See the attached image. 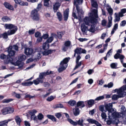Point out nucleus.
<instances>
[{
	"label": "nucleus",
	"mask_w": 126,
	"mask_h": 126,
	"mask_svg": "<svg viewBox=\"0 0 126 126\" xmlns=\"http://www.w3.org/2000/svg\"><path fill=\"white\" fill-rule=\"evenodd\" d=\"M76 64L75 67L74 68V69L75 70L78 68L80 66H81V62H79L76 61Z\"/></svg>",
	"instance_id": "38"
},
{
	"label": "nucleus",
	"mask_w": 126,
	"mask_h": 126,
	"mask_svg": "<svg viewBox=\"0 0 126 126\" xmlns=\"http://www.w3.org/2000/svg\"><path fill=\"white\" fill-rule=\"evenodd\" d=\"M112 17H110V19L109 18V21L107 26L108 28H110L112 25Z\"/></svg>",
	"instance_id": "41"
},
{
	"label": "nucleus",
	"mask_w": 126,
	"mask_h": 126,
	"mask_svg": "<svg viewBox=\"0 0 126 126\" xmlns=\"http://www.w3.org/2000/svg\"><path fill=\"white\" fill-rule=\"evenodd\" d=\"M117 63H113L111 64L110 66L111 68L113 69L117 68Z\"/></svg>",
	"instance_id": "37"
},
{
	"label": "nucleus",
	"mask_w": 126,
	"mask_h": 126,
	"mask_svg": "<svg viewBox=\"0 0 126 126\" xmlns=\"http://www.w3.org/2000/svg\"><path fill=\"white\" fill-rule=\"evenodd\" d=\"M89 17H85L84 19V23L85 24L88 25H90V24L91 23V21L92 18H95L94 17H95L93 14L91 13H89Z\"/></svg>",
	"instance_id": "7"
},
{
	"label": "nucleus",
	"mask_w": 126,
	"mask_h": 126,
	"mask_svg": "<svg viewBox=\"0 0 126 126\" xmlns=\"http://www.w3.org/2000/svg\"><path fill=\"white\" fill-rule=\"evenodd\" d=\"M31 17L33 20H38L39 19V16L38 13V11L34 9L32 12Z\"/></svg>",
	"instance_id": "9"
},
{
	"label": "nucleus",
	"mask_w": 126,
	"mask_h": 126,
	"mask_svg": "<svg viewBox=\"0 0 126 126\" xmlns=\"http://www.w3.org/2000/svg\"><path fill=\"white\" fill-rule=\"evenodd\" d=\"M35 96H31L29 94H27L25 96V98H29L30 99L32 98H33Z\"/></svg>",
	"instance_id": "59"
},
{
	"label": "nucleus",
	"mask_w": 126,
	"mask_h": 126,
	"mask_svg": "<svg viewBox=\"0 0 126 126\" xmlns=\"http://www.w3.org/2000/svg\"><path fill=\"white\" fill-rule=\"evenodd\" d=\"M114 93L117 92V94L119 95L120 97H124L126 95V93L125 92H123V94L122 93L121 89L119 88V89H116L114 90Z\"/></svg>",
	"instance_id": "16"
},
{
	"label": "nucleus",
	"mask_w": 126,
	"mask_h": 126,
	"mask_svg": "<svg viewBox=\"0 0 126 126\" xmlns=\"http://www.w3.org/2000/svg\"><path fill=\"white\" fill-rule=\"evenodd\" d=\"M8 35H8V31L7 32H5L4 33L1 35L2 37L3 38L5 39H6L8 38Z\"/></svg>",
	"instance_id": "40"
},
{
	"label": "nucleus",
	"mask_w": 126,
	"mask_h": 126,
	"mask_svg": "<svg viewBox=\"0 0 126 126\" xmlns=\"http://www.w3.org/2000/svg\"><path fill=\"white\" fill-rule=\"evenodd\" d=\"M112 49H110L107 53L106 55V57H110V56L111 55V54L112 53Z\"/></svg>",
	"instance_id": "51"
},
{
	"label": "nucleus",
	"mask_w": 126,
	"mask_h": 126,
	"mask_svg": "<svg viewBox=\"0 0 126 126\" xmlns=\"http://www.w3.org/2000/svg\"><path fill=\"white\" fill-rule=\"evenodd\" d=\"M112 103H110L106 104L104 105V107L106 110V112L108 111V117L109 119H111L116 118V117H119L120 116L124 117L125 115V113L126 111V108L124 106H122L121 108V112L120 114L119 113L116 112L114 109L112 108Z\"/></svg>",
	"instance_id": "1"
},
{
	"label": "nucleus",
	"mask_w": 126,
	"mask_h": 126,
	"mask_svg": "<svg viewBox=\"0 0 126 126\" xmlns=\"http://www.w3.org/2000/svg\"><path fill=\"white\" fill-rule=\"evenodd\" d=\"M75 53L74 56H76V54L80 55L81 53H85L86 52V51L84 49H82L80 47L77 48L74 50Z\"/></svg>",
	"instance_id": "12"
},
{
	"label": "nucleus",
	"mask_w": 126,
	"mask_h": 126,
	"mask_svg": "<svg viewBox=\"0 0 126 126\" xmlns=\"http://www.w3.org/2000/svg\"><path fill=\"white\" fill-rule=\"evenodd\" d=\"M57 15L59 20L60 21L62 20V16L61 13L59 12H57Z\"/></svg>",
	"instance_id": "47"
},
{
	"label": "nucleus",
	"mask_w": 126,
	"mask_h": 126,
	"mask_svg": "<svg viewBox=\"0 0 126 126\" xmlns=\"http://www.w3.org/2000/svg\"><path fill=\"white\" fill-rule=\"evenodd\" d=\"M14 110L13 108L11 107H8L3 108L1 110V112L3 114L5 115L8 113H12Z\"/></svg>",
	"instance_id": "10"
},
{
	"label": "nucleus",
	"mask_w": 126,
	"mask_h": 126,
	"mask_svg": "<svg viewBox=\"0 0 126 126\" xmlns=\"http://www.w3.org/2000/svg\"><path fill=\"white\" fill-rule=\"evenodd\" d=\"M94 100L93 99H91L88 100L87 102V104L89 105L92 106L94 104Z\"/></svg>",
	"instance_id": "43"
},
{
	"label": "nucleus",
	"mask_w": 126,
	"mask_h": 126,
	"mask_svg": "<svg viewBox=\"0 0 126 126\" xmlns=\"http://www.w3.org/2000/svg\"><path fill=\"white\" fill-rule=\"evenodd\" d=\"M41 36V33H40L38 32H36L35 34V36L36 37H38L40 36Z\"/></svg>",
	"instance_id": "64"
},
{
	"label": "nucleus",
	"mask_w": 126,
	"mask_h": 126,
	"mask_svg": "<svg viewBox=\"0 0 126 126\" xmlns=\"http://www.w3.org/2000/svg\"><path fill=\"white\" fill-rule=\"evenodd\" d=\"M31 118L32 119L33 118L34 121H37L38 119V118H37L36 116L34 114H32L31 115Z\"/></svg>",
	"instance_id": "60"
},
{
	"label": "nucleus",
	"mask_w": 126,
	"mask_h": 126,
	"mask_svg": "<svg viewBox=\"0 0 126 126\" xmlns=\"http://www.w3.org/2000/svg\"><path fill=\"white\" fill-rule=\"evenodd\" d=\"M46 76L45 75V73H44V72L42 73H40L39 75V78H38L40 79H41L43 78L44 76Z\"/></svg>",
	"instance_id": "50"
},
{
	"label": "nucleus",
	"mask_w": 126,
	"mask_h": 126,
	"mask_svg": "<svg viewBox=\"0 0 126 126\" xmlns=\"http://www.w3.org/2000/svg\"><path fill=\"white\" fill-rule=\"evenodd\" d=\"M106 7V9L110 15H112L113 14V10L110 6L107 4L105 6Z\"/></svg>",
	"instance_id": "18"
},
{
	"label": "nucleus",
	"mask_w": 126,
	"mask_h": 126,
	"mask_svg": "<svg viewBox=\"0 0 126 126\" xmlns=\"http://www.w3.org/2000/svg\"><path fill=\"white\" fill-rule=\"evenodd\" d=\"M104 98V96L103 95L97 97L95 99V101H98L101 99H102Z\"/></svg>",
	"instance_id": "53"
},
{
	"label": "nucleus",
	"mask_w": 126,
	"mask_h": 126,
	"mask_svg": "<svg viewBox=\"0 0 126 126\" xmlns=\"http://www.w3.org/2000/svg\"><path fill=\"white\" fill-rule=\"evenodd\" d=\"M43 82V80H42V79H40L38 78L33 80V83L35 85L38 84L39 82L42 83Z\"/></svg>",
	"instance_id": "24"
},
{
	"label": "nucleus",
	"mask_w": 126,
	"mask_h": 126,
	"mask_svg": "<svg viewBox=\"0 0 126 126\" xmlns=\"http://www.w3.org/2000/svg\"><path fill=\"white\" fill-rule=\"evenodd\" d=\"M53 37L51 36L47 39L46 42L48 43H50L53 40Z\"/></svg>",
	"instance_id": "52"
},
{
	"label": "nucleus",
	"mask_w": 126,
	"mask_h": 126,
	"mask_svg": "<svg viewBox=\"0 0 126 126\" xmlns=\"http://www.w3.org/2000/svg\"><path fill=\"white\" fill-rule=\"evenodd\" d=\"M68 103L71 106H73L75 105L76 102L74 100H70L68 102Z\"/></svg>",
	"instance_id": "35"
},
{
	"label": "nucleus",
	"mask_w": 126,
	"mask_h": 126,
	"mask_svg": "<svg viewBox=\"0 0 126 126\" xmlns=\"http://www.w3.org/2000/svg\"><path fill=\"white\" fill-rule=\"evenodd\" d=\"M64 45L69 47H70L71 45V42L69 41H65L64 44Z\"/></svg>",
	"instance_id": "36"
},
{
	"label": "nucleus",
	"mask_w": 126,
	"mask_h": 126,
	"mask_svg": "<svg viewBox=\"0 0 126 126\" xmlns=\"http://www.w3.org/2000/svg\"><path fill=\"white\" fill-rule=\"evenodd\" d=\"M11 19L7 16H4L2 18V20L4 22H7L11 20Z\"/></svg>",
	"instance_id": "26"
},
{
	"label": "nucleus",
	"mask_w": 126,
	"mask_h": 126,
	"mask_svg": "<svg viewBox=\"0 0 126 126\" xmlns=\"http://www.w3.org/2000/svg\"><path fill=\"white\" fill-rule=\"evenodd\" d=\"M6 29H11L8 31V35H11L14 34L17 30V27L15 25L11 24H5L4 26Z\"/></svg>",
	"instance_id": "3"
},
{
	"label": "nucleus",
	"mask_w": 126,
	"mask_h": 126,
	"mask_svg": "<svg viewBox=\"0 0 126 126\" xmlns=\"http://www.w3.org/2000/svg\"><path fill=\"white\" fill-rule=\"evenodd\" d=\"M37 49L34 50L31 48L26 47L24 48V53L27 56H33L37 52Z\"/></svg>",
	"instance_id": "6"
},
{
	"label": "nucleus",
	"mask_w": 126,
	"mask_h": 126,
	"mask_svg": "<svg viewBox=\"0 0 126 126\" xmlns=\"http://www.w3.org/2000/svg\"><path fill=\"white\" fill-rule=\"evenodd\" d=\"M120 88L121 89V91L122 94H123V93H125L126 94V92L124 91V90H126V84L124 85V86H123L121 88Z\"/></svg>",
	"instance_id": "45"
},
{
	"label": "nucleus",
	"mask_w": 126,
	"mask_h": 126,
	"mask_svg": "<svg viewBox=\"0 0 126 126\" xmlns=\"http://www.w3.org/2000/svg\"><path fill=\"white\" fill-rule=\"evenodd\" d=\"M123 97H120L119 95L114 94L112 97V100H116L119 98Z\"/></svg>",
	"instance_id": "34"
},
{
	"label": "nucleus",
	"mask_w": 126,
	"mask_h": 126,
	"mask_svg": "<svg viewBox=\"0 0 126 126\" xmlns=\"http://www.w3.org/2000/svg\"><path fill=\"white\" fill-rule=\"evenodd\" d=\"M68 49V47L65 45H63L62 47V50L64 52L66 51Z\"/></svg>",
	"instance_id": "48"
},
{
	"label": "nucleus",
	"mask_w": 126,
	"mask_h": 126,
	"mask_svg": "<svg viewBox=\"0 0 126 126\" xmlns=\"http://www.w3.org/2000/svg\"><path fill=\"white\" fill-rule=\"evenodd\" d=\"M43 85L45 87H48L50 86V84L46 82H44Z\"/></svg>",
	"instance_id": "62"
},
{
	"label": "nucleus",
	"mask_w": 126,
	"mask_h": 126,
	"mask_svg": "<svg viewBox=\"0 0 126 126\" xmlns=\"http://www.w3.org/2000/svg\"><path fill=\"white\" fill-rule=\"evenodd\" d=\"M83 1V0H74V5H76V10L78 14V16L81 18L84 13L83 12L81 9H80L78 5L81 4Z\"/></svg>",
	"instance_id": "4"
},
{
	"label": "nucleus",
	"mask_w": 126,
	"mask_h": 126,
	"mask_svg": "<svg viewBox=\"0 0 126 126\" xmlns=\"http://www.w3.org/2000/svg\"><path fill=\"white\" fill-rule=\"evenodd\" d=\"M99 110L102 112H103L104 111L106 112V110H104V106L103 105H101L99 106Z\"/></svg>",
	"instance_id": "56"
},
{
	"label": "nucleus",
	"mask_w": 126,
	"mask_h": 126,
	"mask_svg": "<svg viewBox=\"0 0 126 126\" xmlns=\"http://www.w3.org/2000/svg\"><path fill=\"white\" fill-rule=\"evenodd\" d=\"M115 18L114 20V22H116L119 21L120 19V17L118 16V15L116 13H115Z\"/></svg>",
	"instance_id": "31"
},
{
	"label": "nucleus",
	"mask_w": 126,
	"mask_h": 126,
	"mask_svg": "<svg viewBox=\"0 0 126 126\" xmlns=\"http://www.w3.org/2000/svg\"><path fill=\"white\" fill-rule=\"evenodd\" d=\"M69 13V9H67L64 12V19L65 21H66L68 19Z\"/></svg>",
	"instance_id": "20"
},
{
	"label": "nucleus",
	"mask_w": 126,
	"mask_h": 126,
	"mask_svg": "<svg viewBox=\"0 0 126 126\" xmlns=\"http://www.w3.org/2000/svg\"><path fill=\"white\" fill-rule=\"evenodd\" d=\"M11 63L15 66H18V68L21 69L23 66V64L20 61H17L16 62H11Z\"/></svg>",
	"instance_id": "15"
},
{
	"label": "nucleus",
	"mask_w": 126,
	"mask_h": 126,
	"mask_svg": "<svg viewBox=\"0 0 126 126\" xmlns=\"http://www.w3.org/2000/svg\"><path fill=\"white\" fill-rule=\"evenodd\" d=\"M26 58V56L24 55H22L18 57V59L20 61L25 60Z\"/></svg>",
	"instance_id": "39"
},
{
	"label": "nucleus",
	"mask_w": 126,
	"mask_h": 126,
	"mask_svg": "<svg viewBox=\"0 0 126 126\" xmlns=\"http://www.w3.org/2000/svg\"><path fill=\"white\" fill-rule=\"evenodd\" d=\"M11 59V58L10 57H7V59L6 60H4V62L6 64L8 63H9V62H10L11 60H10V59Z\"/></svg>",
	"instance_id": "54"
},
{
	"label": "nucleus",
	"mask_w": 126,
	"mask_h": 126,
	"mask_svg": "<svg viewBox=\"0 0 126 126\" xmlns=\"http://www.w3.org/2000/svg\"><path fill=\"white\" fill-rule=\"evenodd\" d=\"M7 51L8 54V55L9 56H14L16 53L15 51L12 49L11 46H10L8 47Z\"/></svg>",
	"instance_id": "13"
},
{
	"label": "nucleus",
	"mask_w": 126,
	"mask_h": 126,
	"mask_svg": "<svg viewBox=\"0 0 126 126\" xmlns=\"http://www.w3.org/2000/svg\"><path fill=\"white\" fill-rule=\"evenodd\" d=\"M70 59L69 57L66 58L61 62L60 63V66L58 69V71L59 72H61L65 69L67 66V63Z\"/></svg>",
	"instance_id": "2"
},
{
	"label": "nucleus",
	"mask_w": 126,
	"mask_h": 126,
	"mask_svg": "<svg viewBox=\"0 0 126 126\" xmlns=\"http://www.w3.org/2000/svg\"><path fill=\"white\" fill-rule=\"evenodd\" d=\"M11 121L10 119H8V120H5L0 122V126H4L7 125L8 122Z\"/></svg>",
	"instance_id": "27"
},
{
	"label": "nucleus",
	"mask_w": 126,
	"mask_h": 126,
	"mask_svg": "<svg viewBox=\"0 0 126 126\" xmlns=\"http://www.w3.org/2000/svg\"><path fill=\"white\" fill-rule=\"evenodd\" d=\"M7 58V56L4 54H1L0 56V58L1 59H4Z\"/></svg>",
	"instance_id": "55"
},
{
	"label": "nucleus",
	"mask_w": 126,
	"mask_h": 126,
	"mask_svg": "<svg viewBox=\"0 0 126 126\" xmlns=\"http://www.w3.org/2000/svg\"><path fill=\"white\" fill-rule=\"evenodd\" d=\"M19 4L21 6H28V3L26 2H24L23 1L20 0Z\"/></svg>",
	"instance_id": "42"
},
{
	"label": "nucleus",
	"mask_w": 126,
	"mask_h": 126,
	"mask_svg": "<svg viewBox=\"0 0 126 126\" xmlns=\"http://www.w3.org/2000/svg\"><path fill=\"white\" fill-rule=\"evenodd\" d=\"M63 32H60L58 33V37L60 39H61L62 36L63 35Z\"/></svg>",
	"instance_id": "57"
},
{
	"label": "nucleus",
	"mask_w": 126,
	"mask_h": 126,
	"mask_svg": "<svg viewBox=\"0 0 126 126\" xmlns=\"http://www.w3.org/2000/svg\"><path fill=\"white\" fill-rule=\"evenodd\" d=\"M84 106V102L82 101H79L76 104V107H80L83 108Z\"/></svg>",
	"instance_id": "25"
},
{
	"label": "nucleus",
	"mask_w": 126,
	"mask_h": 126,
	"mask_svg": "<svg viewBox=\"0 0 126 126\" xmlns=\"http://www.w3.org/2000/svg\"><path fill=\"white\" fill-rule=\"evenodd\" d=\"M101 116L102 119H104L105 120L106 119V118L107 117V115L106 113L103 112L101 113Z\"/></svg>",
	"instance_id": "58"
},
{
	"label": "nucleus",
	"mask_w": 126,
	"mask_h": 126,
	"mask_svg": "<svg viewBox=\"0 0 126 126\" xmlns=\"http://www.w3.org/2000/svg\"><path fill=\"white\" fill-rule=\"evenodd\" d=\"M33 83V82H32L30 81L27 82H25L24 83H22L21 84L24 86H29L32 85Z\"/></svg>",
	"instance_id": "32"
},
{
	"label": "nucleus",
	"mask_w": 126,
	"mask_h": 126,
	"mask_svg": "<svg viewBox=\"0 0 126 126\" xmlns=\"http://www.w3.org/2000/svg\"><path fill=\"white\" fill-rule=\"evenodd\" d=\"M15 121L17 124L19 126L22 120L20 117L18 116H16L15 118Z\"/></svg>",
	"instance_id": "21"
},
{
	"label": "nucleus",
	"mask_w": 126,
	"mask_h": 126,
	"mask_svg": "<svg viewBox=\"0 0 126 126\" xmlns=\"http://www.w3.org/2000/svg\"><path fill=\"white\" fill-rule=\"evenodd\" d=\"M50 0H44V5L45 6L48 7L49 6V2Z\"/></svg>",
	"instance_id": "44"
},
{
	"label": "nucleus",
	"mask_w": 126,
	"mask_h": 126,
	"mask_svg": "<svg viewBox=\"0 0 126 126\" xmlns=\"http://www.w3.org/2000/svg\"><path fill=\"white\" fill-rule=\"evenodd\" d=\"M68 121L74 126H76L77 125V124H78L79 125L82 126L83 125V123L84 121L82 119L79 120L77 121V122H74L72 120L70 119H68Z\"/></svg>",
	"instance_id": "11"
},
{
	"label": "nucleus",
	"mask_w": 126,
	"mask_h": 126,
	"mask_svg": "<svg viewBox=\"0 0 126 126\" xmlns=\"http://www.w3.org/2000/svg\"><path fill=\"white\" fill-rule=\"evenodd\" d=\"M39 48L36 49H37V51L36 53L37 54V56L36 57V58L34 59V60H35L36 61L38 60L39 59H40L41 57V55L40 54L41 53V51L40 50L39 51L38 50Z\"/></svg>",
	"instance_id": "19"
},
{
	"label": "nucleus",
	"mask_w": 126,
	"mask_h": 126,
	"mask_svg": "<svg viewBox=\"0 0 126 126\" xmlns=\"http://www.w3.org/2000/svg\"><path fill=\"white\" fill-rule=\"evenodd\" d=\"M73 114L75 116L78 115L79 113V110L78 108L76 107L75 108L73 109Z\"/></svg>",
	"instance_id": "22"
},
{
	"label": "nucleus",
	"mask_w": 126,
	"mask_h": 126,
	"mask_svg": "<svg viewBox=\"0 0 126 126\" xmlns=\"http://www.w3.org/2000/svg\"><path fill=\"white\" fill-rule=\"evenodd\" d=\"M54 99V97L53 96L51 95L48 97L47 99V100L48 101H51Z\"/></svg>",
	"instance_id": "49"
},
{
	"label": "nucleus",
	"mask_w": 126,
	"mask_h": 126,
	"mask_svg": "<svg viewBox=\"0 0 126 126\" xmlns=\"http://www.w3.org/2000/svg\"><path fill=\"white\" fill-rule=\"evenodd\" d=\"M38 119L40 120H42L44 118V116L41 113H39L37 116Z\"/></svg>",
	"instance_id": "46"
},
{
	"label": "nucleus",
	"mask_w": 126,
	"mask_h": 126,
	"mask_svg": "<svg viewBox=\"0 0 126 126\" xmlns=\"http://www.w3.org/2000/svg\"><path fill=\"white\" fill-rule=\"evenodd\" d=\"M63 105L61 104H60L58 105H56L55 108H63Z\"/></svg>",
	"instance_id": "61"
},
{
	"label": "nucleus",
	"mask_w": 126,
	"mask_h": 126,
	"mask_svg": "<svg viewBox=\"0 0 126 126\" xmlns=\"http://www.w3.org/2000/svg\"><path fill=\"white\" fill-rule=\"evenodd\" d=\"M91 4L92 7L91 8V11L94 15V16L95 18H97L98 17L97 14V8L98 5L97 3L94 1H91Z\"/></svg>",
	"instance_id": "5"
},
{
	"label": "nucleus",
	"mask_w": 126,
	"mask_h": 126,
	"mask_svg": "<svg viewBox=\"0 0 126 126\" xmlns=\"http://www.w3.org/2000/svg\"><path fill=\"white\" fill-rule=\"evenodd\" d=\"M118 25L117 24H115L113 27V28L111 32V34H113L114 32L115 31H116L118 29Z\"/></svg>",
	"instance_id": "30"
},
{
	"label": "nucleus",
	"mask_w": 126,
	"mask_h": 126,
	"mask_svg": "<svg viewBox=\"0 0 126 126\" xmlns=\"http://www.w3.org/2000/svg\"><path fill=\"white\" fill-rule=\"evenodd\" d=\"M97 20L95 18H93L91 21V23L92 24L90 28L88 29V31L90 32H94L95 31V29L96 26V24L97 23Z\"/></svg>",
	"instance_id": "8"
},
{
	"label": "nucleus",
	"mask_w": 126,
	"mask_h": 126,
	"mask_svg": "<svg viewBox=\"0 0 126 126\" xmlns=\"http://www.w3.org/2000/svg\"><path fill=\"white\" fill-rule=\"evenodd\" d=\"M81 31L83 33H86L88 31V27L86 26L84 23L81 24Z\"/></svg>",
	"instance_id": "17"
},
{
	"label": "nucleus",
	"mask_w": 126,
	"mask_h": 126,
	"mask_svg": "<svg viewBox=\"0 0 126 126\" xmlns=\"http://www.w3.org/2000/svg\"><path fill=\"white\" fill-rule=\"evenodd\" d=\"M49 47V45L46 42L44 43L43 45V48L44 49L46 50L48 49Z\"/></svg>",
	"instance_id": "29"
},
{
	"label": "nucleus",
	"mask_w": 126,
	"mask_h": 126,
	"mask_svg": "<svg viewBox=\"0 0 126 126\" xmlns=\"http://www.w3.org/2000/svg\"><path fill=\"white\" fill-rule=\"evenodd\" d=\"M87 121L89 123L92 124H95L97 121L95 120H94L93 119H87Z\"/></svg>",
	"instance_id": "33"
},
{
	"label": "nucleus",
	"mask_w": 126,
	"mask_h": 126,
	"mask_svg": "<svg viewBox=\"0 0 126 126\" xmlns=\"http://www.w3.org/2000/svg\"><path fill=\"white\" fill-rule=\"evenodd\" d=\"M61 4L59 2H56L53 5V9L55 12L58 10V8L60 6Z\"/></svg>",
	"instance_id": "23"
},
{
	"label": "nucleus",
	"mask_w": 126,
	"mask_h": 126,
	"mask_svg": "<svg viewBox=\"0 0 126 126\" xmlns=\"http://www.w3.org/2000/svg\"><path fill=\"white\" fill-rule=\"evenodd\" d=\"M55 115L58 118H59L62 116V114L60 113H55Z\"/></svg>",
	"instance_id": "63"
},
{
	"label": "nucleus",
	"mask_w": 126,
	"mask_h": 126,
	"mask_svg": "<svg viewBox=\"0 0 126 126\" xmlns=\"http://www.w3.org/2000/svg\"><path fill=\"white\" fill-rule=\"evenodd\" d=\"M3 5L5 8L7 9L12 11H14V10L13 6L8 2H5L3 3Z\"/></svg>",
	"instance_id": "14"
},
{
	"label": "nucleus",
	"mask_w": 126,
	"mask_h": 126,
	"mask_svg": "<svg viewBox=\"0 0 126 126\" xmlns=\"http://www.w3.org/2000/svg\"><path fill=\"white\" fill-rule=\"evenodd\" d=\"M47 116L48 118L51 119L52 121L54 122L56 121V119L53 115H47Z\"/></svg>",
	"instance_id": "28"
}]
</instances>
